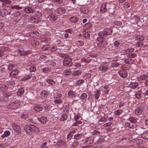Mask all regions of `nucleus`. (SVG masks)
Segmentation results:
<instances>
[{
    "label": "nucleus",
    "instance_id": "bb28decb",
    "mask_svg": "<svg viewBox=\"0 0 148 148\" xmlns=\"http://www.w3.org/2000/svg\"><path fill=\"white\" fill-rule=\"evenodd\" d=\"M32 77V74L29 73L28 75H26V76L24 77L22 79V80L23 81H25L30 79Z\"/></svg>",
    "mask_w": 148,
    "mask_h": 148
},
{
    "label": "nucleus",
    "instance_id": "1a4fd4ad",
    "mask_svg": "<svg viewBox=\"0 0 148 148\" xmlns=\"http://www.w3.org/2000/svg\"><path fill=\"white\" fill-rule=\"evenodd\" d=\"M143 110V108L142 107H137L135 110V114L136 115L141 114Z\"/></svg>",
    "mask_w": 148,
    "mask_h": 148
},
{
    "label": "nucleus",
    "instance_id": "5fc2aeb1",
    "mask_svg": "<svg viewBox=\"0 0 148 148\" xmlns=\"http://www.w3.org/2000/svg\"><path fill=\"white\" fill-rule=\"evenodd\" d=\"M54 102L56 104H60L62 103V101L61 99H56L54 100Z\"/></svg>",
    "mask_w": 148,
    "mask_h": 148
},
{
    "label": "nucleus",
    "instance_id": "3c124183",
    "mask_svg": "<svg viewBox=\"0 0 148 148\" xmlns=\"http://www.w3.org/2000/svg\"><path fill=\"white\" fill-rule=\"evenodd\" d=\"M138 86V84L137 83H134L131 85V87L133 89H134L137 87Z\"/></svg>",
    "mask_w": 148,
    "mask_h": 148
},
{
    "label": "nucleus",
    "instance_id": "c03bdc74",
    "mask_svg": "<svg viewBox=\"0 0 148 148\" xmlns=\"http://www.w3.org/2000/svg\"><path fill=\"white\" fill-rule=\"evenodd\" d=\"M51 71V69L49 68H45L42 69V71L45 73L49 72Z\"/></svg>",
    "mask_w": 148,
    "mask_h": 148
},
{
    "label": "nucleus",
    "instance_id": "49530a36",
    "mask_svg": "<svg viewBox=\"0 0 148 148\" xmlns=\"http://www.w3.org/2000/svg\"><path fill=\"white\" fill-rule=\"evenodd\" d=\"M64 144V142L62 140H59L57 143V144L58 145L60 146H63Z\"/></svg>",
    "mask_w": 148,
    "mask_h": 148
},
{
    "label": "nucleus",
    "instance_id": "58836bf2",
    "mask_svg": "<svg viewBox=\"0 0 148 148\" xmlns=\"http://www.w3.org/2000/svg\"><path fill=\"white\" fill-rule=\"evenodd\" d=\"M75 44L78 46H82L84 45V42L82 41L78 40L76 41Z\"/></svg>",
    "mask_w": 148,
    "mask_h": 148
},
{
    "label": "nucleus",
    "instance_id": "4468645a",
    "mask_svg": "<svg viewBox=\"0 0 148 148\" xmlns=\"http://www.w3.org/2000/svg\"><path fill=\"white\" fill-rule=\"evenodd\" d=\"M13 130L16 132L19 133L20 131V126L16 124H14L12 125Z\"/></svg>",
    "mask_w": 148,
    "mask_h": 148
},
{
    "label": "nucleus",
    "instance_id": "2f4dec72",
    "mask_svg": "<svg viewBox=\"0 0 148 148\" xmlns=\"http://www.w3.org/2000/svg\"><path fill=\"white\" fill-rule=\"evenodd\" d=\"M142 138L148 139V132H144L141 135Z\"/></svg>",
    "mask_w": 148,
    "mask_h": 148
},
{
    "label": "nucleus",
    "instance_id": "e433bc0d",
    "mask_svg": "<svg viewBox=\"0 0 148 148\" xmlns=\"http://www.w3.org/2000/svg\"><path fill=\"white\" fill-rule=\"evenodd\" d=\"M137 56L136 53H130L127 55V57L129 58H134Z\"/></svg>",
    "mask_w": 148,
    "mask_h": 148
},
{
    "label": "nucleus",
    "instance_id": "a18cd8bd",
    "mask_svg": "<svg viewBox=\"0 0 148 148\" xmlns=\"http://www.w3.org/2000/svg\"><path fill=\"white\" fill-rule=\"evenodd\" d=\"M18 73V70H14L10 73V76H12L17 75Z\"/></svg>",
    "mask_w": 148,
    "mask_h": 148
},
{
    "label": "nucleus",
    "instance_id": "dca6fc26",
    "mask_svg": "<svg viewBox=\"0 0 148 148\" xmlns=\"http://www.w3.org/2000/svg\"><path fill=\"white\" fill-rule=\"evenodd\" d=\"M93 142V140L92 138L88 137L86 138L84 141V143L86 144H90L92 143Z\"/></svg>",
    "mask_w": 148,
    "mask_h": 148
},
{
    "label": "nucleus",
    "instance_id": "052dcab7",
    "mask_svg": "<svg viewBox=\"0 0 148 148\" xmlns=\"http://www.w3.org/2000/svg\"><path fill=\"white\" fill-rule=\"evenodd\" d=\"M52 115H55L57 114V110L56 109H54L51 111Z\"/></svg>",
    "mask_w": 148,
    "mask_h": 148
},
{
    "label": "nucleus",
    "instance_id": "423d86ee",
    "mask_svg": "<svg viewBox=\"0 0 148 148\" xmlns=\"http://www.w3.org/2000/svg\"><path fill=\"white\" fill-rule=\"evenodd\" d=\"M47 18L48 20H49L51 21H53L56 20L57 17L56 16L54 13H52L48 15Z\"/></svg>",
    "mask_w": 148,
    "mask_h": 148
},
{
    "label": "nucleus",
    "instance_id": "ea45409f",
    "mask_svg": "<svg viewBox=\"0 0 148 148\" xmlns=\"http://www.w3.org/2000/svg\"><path fill=\"white\" fill-rule=\"evenodd\" d=\"M91 59L88 58L86 59V58H83L81 60V61L82 62H84L86 63H88L91 62Z\"/></svg>",
    "mask_w": 148,
    "mask_h": 148
},
{
    "label": "nucleus",
    "instance_id": "a878e982",
    "mask_svg": "<svg viewBox=\"0 0 148 148\" xmlns=\"http://www.w3.org/2000/svg\"><path fill=\"white\" fill-rule=\"evenodd\" d=\"M136 97L138 99H140L143 96L141 92L140 91H137L135 94Z\"/></svg>",
    "mask_w": 148,
    "mask_h": 148
},
{
    "label": "nucleus",
    "instance_id": "79ce46f5",
    "mask_svg": "<svg viewBox=\"0 0 148 148\" xmlns=\"http://www.w3.org/2000/svg\"><path fill=\"white\" fill-rule=\"evenodd\" d=\"M90 34H89L88 32L84 31L83 32L82 36L83 37L86 38H88L90 37Z\"/></svg>",
    "mask_w": 148,
    "mask_h": 148
},
{
    "label": "nucleus",
    "instance_id": "09e8293b",
    "mask_svg": "<svg viewBox=\"0 0 148 148\" xmlns=\"http://www.w3.org/2000/svg\"><path fill=\"white\" fill-rule=\"evenodd\" d=\"M48 65L51 67H53L56 65V64L55 62H49L48 63Z\"/></svg>",
    "mask_w": 148,
    "mask_h": 148
},
{
    "label": "nucleus",
    "instance_id": "774afa93",
    "mask_svg": "<svg viewBox=\"0 0 148 148\" xmlns=\"http://www.w3.org/2000/svg\"><path fill=\"white\" fill-rule=\"evenodd\" d=\"M70 71H67L66 70H65L64 72V73L65 75L67 76L69 75L70 74Z\"/></svg>",
    "mask_w": 148,
    "mask_h": 148
},
{
    "label": "nucleus",
    "instance_id": "f3484780",
    "mask_svg": "<svg viewBox=\"0 0 148 148\" xmlns=\"http://www.w3.org/2000/svg\"><path fill=\"white\" fill-rule=\"evenodd\" d=\"M94 94L95 99H99L101 94L100 90H98L94 91Z\"/></svg>",
    "mask_w": 148,
    "mask_h": 148
},
{
    "label": "nucleus",
    "instance_id": "f8f14e48",
    "mask_svg": "<svg viewBox=\"0 0 148 148\" xmlns=\"http://www.w3.org/2000/svg\"><path fill=\"white\" fill-rule=\"evenodd\" d=\"M31 129L32 132H34L36 133H38L40 131V129L36 127L34 125L31 124Z\"/></svg>",
    "mask_w": 148,
    "mask_h": 148
},
{
    "label": "nucleus",
    "instance_id": "b1692460",
    "mask_svg": "<svg viewBox=\"0 0 148 148\" xmlns=\"http://www.w3.org/2000/svg\"><path fill=\"white\" fill-rule=\"evenodd\" d=\"M148 78V76L147 75L144 74L140 75L139 77H138V79L139 81H141L146 80Z\"/></svg>",
    "mask_w": 148,
    "mask_h": 148
},
{
    "label": "nucleus",
    "instance_id": "c9c22d12",
    "mask_svg": "<svg viewBox=\"0 0 148 148\" xmlns=\"http://www.w3.org/2000/svg\"><path fill=\"white\" fill-rule=\"evenodd\" d=\"M82 72L79 70H77V71L73 72L72 73V75L75 76H78L81 74Z\"/></svg>",
    "mask_w": 148,
    "mask_h": 148
},
{
    "label": "nucleus",
    "instance_id": "aec40b11",
    "mask_svg": "<svg viewBox=\"0 0 148 148\" xmlns=\"http://www.w3.org/2000/svg\"><path fill=\"white\" fill-rule=\"evenodd\" d=\"M8 13V10L5 9H3L1 11V14L3 16H5Z\"/></svg>",
    "mask_w": 148,
    "mask_h": 148
},
{
    "label": "nucleus",
    "instance_id": "8fccbe9b",
    "mask_svg": "<svg viewBox=\"0 0 148 148\" xmlns=\"http://www.w3.org/2000/svg\"><path fill=\"white\" fill-rule=\"evenodd\" d=\"M128 120L130 122V123H134L136 122V119L132 117H130L129 119Z\"/></svg>",
    "mask_w": 148,
    "mask_h": 148
},
{
    "label": "nucleus",
    "instance_id": "412c9836",
    "mask_svg": "<svg viewBox=\"0 0 148 148\" xmlns=\"http://www.w3.org/2000/svg\"><path fill=\"white\" fill-rule=\"evenodd\" d=\"M42 107L39 105L35 106L34 107V110L38 112L42 111Z\"/></svg>",
    "mask_w": 148,
    "mask_h": 148
},
{
    "label": "nucleus",
    "instance_id": "0e129e2a",
    "mask_svg": "<svg viewBox=\"0 0 148 148\" xmlns=\"http://www.w3.org/2000/svg\"><path fill=\"white\" fill-rule=\"evenodd\" d=\"M62 95L60 93L57 94L55 96V98L58 99H60Z\"/></svg>",
    "mask_w": 148,
    "mask_h": 148
},
{
    "label": "nucleus",
    "instance_id": "680f3d73",
    "mask_svg": "<svg viewBox=\"0 0 148 148\" xmlns=\"http://www.w3.org/2000/svg\"><path fill=\"white\" fill-rule=\"evenodd\" d=\"M130 6V3H125L123 5L124 7L125 8H127Z\"/></svg>",
    "mask_w": 148,
    "mask_h": 148
},
{
    "label": "nucleus",
    "instance_id": "20e7f679",
    "mask_svg": "<svg viewBox=\"0 0 148 148\" xmlns=\"http://www.w3.org/2000/svg\"><path fill=\"white\" fill-rule=\"evenodd\" d=\"M121 69L123 70L120 71L119 72V74L121 77L123 78H125L127 76V73L124 71L125 69L124 68L123 66L121 67Z\"/></svg>",
    "mask_w": 148,
    "mask_h": 148
},
{
    "label": "nucleus",
    "instance_id": "f257e3e1",
    "mask_svg": "<svg viewBox=\"0 0 148 148\" xmlns=\"http://www.w3.org/2000/svg\"><path fill=\"white\" fill-rule=\"evenodd\" d=\"M111 34V29L109 28L105 29L103 31H101L98 34V36H99L97 38V41H104V38L103 36H106L107 35H110Z\"/></svg>",
    "mask_w": 148,
    "mask_h": 148
},
{
    "label": "nucleus",
    "instance_id": "5701e85b",
    "mask_svg": "<svg viewBox=\"0 0 148 148\" xmlns=\"http://www.w3.org/2000/svg\"><path fill=\"white\" fill-rule=\"evenodd\" d=\"M106 5L105 3H103L101 5L100 10V12L103 13L106 11Z\"/></svg>",
    "mask_w": 148,
    "mask_h": 148
},
{
    "label": "nucleus",
    "instance_id": "393cba45",
    "mask_svg": "<svg viewBox=\"0 0 148 148\" xmlns=\"http://www.w3.org/2000/svg\"><path fill=\"white\" fill-rule=\"evenodd\" d=\"M46 82L48 84L51 85L52 86H54L56 83V82L55 81L50 79H47L46 80Z\"/></svg>",
    "mask_w": 148,
    "mask_h": 148
},
{
    "label": "nucleus",
    "instance_id": "7ed1b4c3",
    "mask_svg": "<svg viewBox=\"0 0 148 148\" xmlns=\"http://www.w3.org/2000/svg\"><path fill=\"white\" fill-rule=\"evenodd\" d=\"M24 130L26 132L27 134L30 135H32L33 132H32L31 129V124L29 125H26L24 127Z\"/></svg>",
    "mask_w": 148,
    "mask_h": 148
},
{
    "label": "nucleus",
    "instance_id": "4be33fe9",
    "mask_svg": "<svg viewBox=\"0 0 148 148\" xmlns=\"http://www.w3.org/2000/svg\"><path fill=\"white\" fill-rule=\"evenodd\" d=\"M48 95L47 92L45 90L42 91L40 93V97L42 99L46 98Z\"/></svg>",
    "mask_w": 148,
    "mask_h": 148
},
{
    "label": "nucleus",
    "instance_id": "6ab92c4d",
    "mask_svg": "<svg viewBox=\"0 0 148 148\" xmlns=\"http://www.w3.org/2000/svg\"><path fill=\"white\" fill-rule=\"evenodd\" d=\"M0 1L2 2V5L4 6L8 4H10L11 3L10 0H0Z\"/></svg>",
    "mask_w": 148,
    "mask_h": 148
},
{
    "label": "nucleus",
    "instance_id": "bf43d9fd",
    "mask_svg": "<svg viewBox=\"0 0 148 148\" xmlns=\"http://www.w3.org/2000/svg\"><path fill=\"white\" fill-rule=\"evenodd\" d=\"M119 65V64L118 63L116 62H114L112 63V67H116L118 66Z\"/></svg>",
    "mask_w": 148,
    "mask_h": 148
},
{
    "label": "nucleus",
    "instance_id": "4c0bfd02",
    "mask_svg": "<svg viewBox=\"0 0 148 148\" xmlns=\"http://www.w3.org/2000/svg\"><path fill=\"white\" fill-rule=\"evenodd\" d=\"M87 97V95L86 93H83L80 96V98L82 100H85Z\"/></svg>",
    "mask_w": 148,
    "mask_h": 148
},
{
    "label": "nucleus",
    "instance_id": "f704fd0d",
    "mask_svg": "<svg viewBox=\"0 0 148 148\" xmlns=\"http://www.w3.org/2000/svg\"><path fill=\"white\" fill-rule=\"evenodd\" d=\"M81 12L84 14H86L88 12L87 8H82L80 9Z\"/></svg>",
    "mask_w": 148,
    "mask_h": 148
},
{
    "label": "nucleus",
    "instance_id": "37998d69",
    "mask_svg": "<svg viewBox=\"0 0 148 148\" xmlns=\"http://www.w3.org/2000/svg\"><path fill=\"white\" fill-rule=\"evenodd\" d=\"M136 39L140 41L143 40L144 39V38L143 36H138L136 37Z\"/></svg>",
    "mask_w": 148,
    "mask_h": 148
},
{
    "label": "nucleus",
    "instance_id": "473e14b6",
    "mask_svg": "<svg viewBox=\"0 0 148 148\" xmlns=\"http://www.w3.org/2000/svg\"><path fill=\"white\" fill-rule=\"evenodd\" d=\"M97 46L99 47H104L106 46L105 42L103 41H100L99 43H97Z\"/></svg>",
    "mask_w": 148,
    "mask_h": 148
},
{
    "label": "nucleus",
    "instance_id": "13d9d810",
    "mask_svg": "<svg viewBox=\"0 0 148 148\" xmlns=\"http://www.w3.org/2000/svg\"><path fill=\"white\" fill-rule=\"evenodd\" d=\"M15 66L13 64H10L8 66V69L9 70H12L14 69Z\"/></svg>",
    "mask_w": 148,
    "mask_h": 148
},
{
    "label": "nucleus",
    "instance_id": "2eb2a0df",
    "mask_svg": "<svg viewBox=\"0 0 148 148\" xmlns=\"http://www.w3.org/2000/svg\"><path fill=\"white\" fill-rule=\"evenodd\" d=\"M38 120L41 123L45 124L47 121V118L45 116H42L41 117L38 118Z\"/></svg>",
    "mask_w": 148,
    "mask_h": 148
},
{
    "label": "nucleus",
    "instance_id": "4d7b16f0",
    "mask_svg": "<svg viewBox=\"0 0 148 148\" xmlns=\"http://www.w3.org/2000/svg\"><path fill=\"white\" fill-rule=\"evenodd\" d=\"M143 44V42L139 41L136 44V46L137 47H140L142 46Z\"/></svg>",
    "mask_w": 148,
    "mask_h": 148
},
{
    "label": "nucleus",
    "instance_id": "72a5a7b5",
    "mask_svg": "<svg viewBox=\"0 0 148 148\" xmlns=\"http://www.w3.org/2000/svg\"><path fill=\"white\" fill-rule=\"evenodd\" d=\"M67 118L68 116L66 114H62L60 119V120L64 121L67 119Z\"/></svg>",
    "mask_w": 148,
    "mask_h": 148
},
{
    "label": "nucleus",
    "instance_id": "c85d7f7f",
    "mask_svg": "<svg viewBox=\"0 0 148 148\" xmlns=\"http://www.w3.org/2000/svg\"><path fill=\"white\" fill-rule=\"evenodd\" d=\"M24 7L22 6H20V5H15L11 6V8L12 9H14L16 10H19L22 9Z\"/></svg>",
    "mask_w": 148,
    "mask_h": 148
},
{
    "label": "nucleus",
    "instance_id": "6e6d98bb",
    "mask_svg": "<svg viewBox=\"0 0 148 148\" xmlns=\"http://www.w3.org/2000/svg\"><path fill=\"white\" fill-rule=\"evenodd\" d=\"M84 82V80L83 79H80L77 81L76 84L77 85H79L80 84H83Z\"/></svg>",
    "mask_w": 148,
    "mask_h": 148
},
{
    "label": "nucleus",
    "instance_id": "c756f323",
    "mask_svg": "<svg viewBox=\"0 0 148 148\" xmlns=\"http://www.w3.org/2000/svg\"><path fill=\"white\" fill-rule=\"evenodd\" d=\"M24 90L23 88L19 89L17 92V94L18 96H21L24 92Z\"/></svg>",
    "mask_w": 148,
    "mask_h": 148
},
{
    "label": "nucleus",
    "instance_id": "ddd939ff",
    "mask_svg": "<svg viewBox=\"0 0 148 148\" xmlns=\"http://www.w3.org/2000/svg\"><path fill=\"white\" fill-rule=\"evenodd\" d=\"M125 124L126 126L130 128H134L136 127V125L134 123L127 122H125Z\"/></svg>",
    "mask_w": 148,
    "mask_h": 148
},
{
    "label": "nucleus",
    "instance_id": "7c9ffc66",
    "mask_svg": "<svg viewBox=\"0 0 148 148\" xmlns=\"http://www.w3.org/2000/svg\"><path fill=\"white\" fill-rule=\"evenodd\" d=\"M74 133L75 132L74 131H71L70 132L67 136V138L69 140H71L72 136H73Z\"/></svg>",
    "mask_w": 148,
    "mask_h": 148
},
{
    "label": "nucleus",
    "instance_id": "9d476101",
    "mask_svg": "<svg viewBox=\"0 0 148 148\" xmlns=\"http://www.w3.org/2000/svg\"><path fill=\"white\" fill-rule=\"evenodd\" d=\"M18 52L19 54L23 56H25L30 53V52L29 51H25L21 49H18Z\"/></svg>",
    "mask_w": 148,
    "mask_h": 148
},
{
    "label": "nucleus",
    "instance_id": "9b49d317",
    "mask_svg": "<svg viewBox=\"0 0 148 148\" xmlns=\"http://www.w3.org/2000/svg\"><path fill=\"white\" fill-rule=\"evenodd\" d=\"M77 93L73 91L72 90H70L68 92V97H70L72 98L73 99V97H75L76 96Z\"/></svg>",
    "mask_w": 148,
    "mask_h": 148
},
{
    "label": "nucleus",
    "instance_id": "de8ad7c7",
    "mask_svg": "<svg viewBox=\"0 0 148 148\" xmlns=\"http://www.w3.org/2000/svg\"><path fill=\"white\" fill-rule=\"evenodd\" d=\"M79 145V143L77 141H75L72 143V146L74 147H75L78 146Z\"/></svg>",
    "mask_w": 148,
    "mask_h": 148
},
{
    "label": "nucleus",
    "instance_id": "cd10ccee",
    "mask_svg": "<svg viewBox=\"0 0 148 148\" xmlns=\"http://www.w3.org/2000/svg\"><path fill=\"white\" fill-rule=\"evenodd\" d=\"M69 21L72 23H75L78 21V19L75 17L73 16L70 18Z\"/></svg>",
    "mask_w": 148,
    "mask_h": 148
},
{
    "label": "nucleus",
    "instance_id": "338daca9",
    "mask_svg": "<svg viewBox=\"0 0 148 148\" xmlns=\"http://www.w3.org/2000/svg\"><path fill=\"white\" fill-rule=\"evenodd\" d=\"M13 14L14 16H18L20 15V12L18 11H16Z\"/></svg>",
    "mask_w": 148,
    "mask_h": 148
},
{
    "label": "nucleus",
    "instance_id": "69168bd1",
    "mask_svg": "<svg viewBox=\"0 0 148 148\" xmlns=\"http://www.w3.org/2000/svg\"><path fill=\"white\" fill-rule=\"evenodd\" d=\"M4 134L7 137L9 136L10 134V132L9 131H6L4 132Z\"/></svg>",
    "mask_w": 148,
    "mask_h": 148
},
{
    "label": "nucleus",
    "instance_id": "a19ab883",
    "mask_svg": "<svg viewBox=\"0 0 148 148\" xmlns=\"http://www.w3.org/2000/svg\"><path fill=\"white\" fill-rule=\"evenodd\" d=\"M82 136H83L81 134H78L74 136V138L77 140H79L82 138Z\"/></svg>",
    "mask_w": 148,
    "mask_h": 148
},
{
    "label": "nucleus",
    "instance_id": "603ef678",
    "mask_svg": "<svg viewBox=\"0 0 148 148\" xmlns=\"http://www.w3.org/2000/svg\"><path fill=\"white\" fill-rule=\"evenodd\" d=\"M29 69L31 72H35L36 70V68L34 66H32L29 67Z\"/></svg>",
    "mask_w": 148,
    "mask_h": 148
},
{
    "label": "nucleus",
    "instance_id": "39448f33",
    "mask_svg": "<svg viewBox=\"0 0 148 148\" xmlns=\"http://www.w3.org/2000/svg\"><path fill=\"white\" fill-rule=\"evenodd\" d=\"M72 60L71 59H64L63 62V65L65 66H70L72 64L71 62Z\"/></svg>",
    "mask_w": 148,
    "mask_h": 148
},
{
    "label": "nucleus",
    "instance_id": "f03ea898",
    "mask_svg": "<svg viewBox=\"0 0 148 148\" xmlns=\"http://www.w3.org/2000/svg\"><path fill=\"white\" fill-rule=\"evenodd\" d=\"M20 107V105L19 103L14 102L9 104L7 106L8 108L9 109H16Z\"/></svg>",
    "mask_w": 148,
    "mask_h": 148
},
{
    "label": "nucleus",
    "instance_id": "864d4df0",
    "mask_svg": "<svg viewBox=\"0 0 148 148\" xmlns=\"http://www.w3.org/2000/svg\"><path fill=\"white\" fill-rule=\"evenodd\" d=\"M123 111L121 110H117L114 112V114L115 115H119Z\"/></svg>",
    "mask_w": 148,
    "mask_h": 148
},
{
    "label": "nucleus",
    "instance_id": "e2e57ef3",
    "mask_svg": "<svg viewBox=\"0 0 148 148\" xmlns=\"http://www.w3.org/2000/svg\"><path fill=\"white\" fill-rule=\"evenodd\" d=\"M100 70L101 71H106L107 70V68L106 66H101L100 68Z\"/></svg>",
    "mask_w": 148,
    "mask_h": 148
},
{
    "label": "nucleus",
    "instance_id": "0eeeda50",
    "mask_svg": "<svg viewBox=\"0 0 148 148\" xmlns=\"http://www.w3.org/2000/svg\"><path fill=\"white\" fill-rule=\"evenodd\" d=\"M24 10L27 13H32L35 11V9L33 7L30 6L25 8Z\"/></svg>",
    "mask_w": 148,
    "mask_h": 148
},
{
    "label": "nucleus",
    "instance_id": "6e6552de",
    "mask_svg": "<svg viewBox=\"0 0 148 148\" xmlns=\"http://www.w3.org/2000/svg\"><path fill=\"white\" fill-rule=\"evenodd\" d=\"M55 11L57 13L62 14L65 12L66 10L64 8L59 7L57 8L55 10Z\"/></svg>",
    "mask_w": 148,
    "mask_h": 148
},
{
    "label": "nucleus",
    "instance_id": "a211bd4d",
    "mask_svg": "<svg viewBox=\"0 0 148 148\" xmlns=\"http://www.w3.org/2000/svg\"><path fill=\"white\" fill-rule=\"evenodd\" d=\"M53 10H52L49 8H47L44 11V13L45 14L47 15V16L49 14H51L53 13Z\"/></svg>",
    "mask_w": 148,
    "mask_h": 148
}]
</instances>
